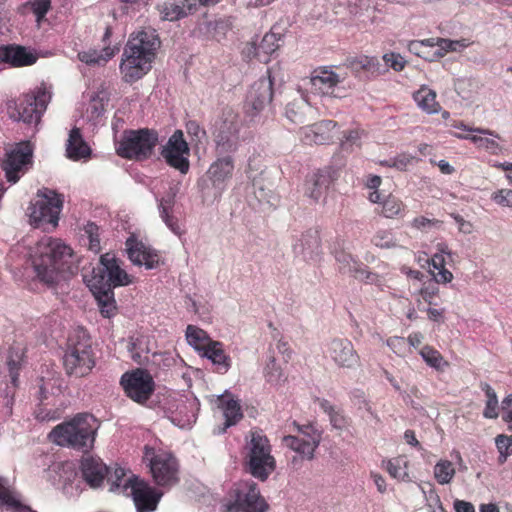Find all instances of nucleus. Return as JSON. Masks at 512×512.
I'll list each match as a JSON object with an SVG mask.
<instances>
[{
	"label": "nucleus",
	"mask_w": 512,
	"mask_h": 512,
	"mask_svg": "<svg viewBox=\"0 0 512 512\" xmlns=\"http://www.w3.org/2000/svg\"><path fill=\"white\" fill-rule=\"evenodd\" d=\"M30 258L37 279L48 287H55L61 281L68 280L77 271L72 260V249L52 237L41 238Z\"/></svg>",
	"instance_id": "f257e3e1"
},
{
	"label": "nucleus",
	"mask_w": 512,
	"mask_h": 512,
	"mask_svg": "<svg viewBox=\"0 0 512 512\" xmlns=\"http://www.w3.org/2000/svg\"><path fill=\"white\" fill-rule=\"evenodd\" d=\"M159 45L160 40L154 31H140L128 40L120 63L125 82H136L151 70Z\"/></svg>",
	"instance_id": "f03ea898"
},
{
	"label": "nucleus",
	"mask_w": 512,
	"mask_h": 512,
	"mask_svg": "<svg viewBox=\"0 0 512 512\" xmlns=\"http://www.w3.org/2000/svg\"><path fill=\"white\" fill-rule=\"evenodd\" d=\"M96 432L95 417L89 413H79L55 426L49 437L59 446L87 453L94 447Z\"/></svg>",
	"instance_id": "7ed1b4c3"
},
{
	"label": "nucleus",
	"mask_w": 512,
	"mask_h": 512,
	"mask_svg": "<svg viewBox=\"0 0 512 512\" xmlns=\"http://www.w3.org/2000/svg\"><path fill=\"white\" fill-rule=\"evenodd\" d=\"M243 467L245 472L262 482L276 469L270 442L262 431L250 432V440L244 446Z\"/></svg>",
	"instance_id": "20e7f679"
},
{
	"label": "nucleus",
	"mask_w": 512,
	"mask_h": 512,
	"mask_svg": "<svg viewBox=\"0 0 512 512\" xmlns=\"http://www.w3.org/2000/svg\"><path fill=\"white\" fill-rule=\"evenodd\" d=\"M51 100V94L45 87H36L28 93L6 102L7 115L13 122H22L27 126H37Z\"/></svg>",
	"instance_id": "39448f33"
},
{
	"label": "nucleus",
	"mask_w": 512,
	"mask_h": 512,
	"mask_svg": "<svg viewBox=\"0 0 512 512\" xmlns=\"http://www.w3.org/2000/svg\"><path fill=\"white\" fill-rule=\"evenodd\" d=\"M66 374L77 378L87 376L95 366L91 337L83 328H78L68 337L63 357Z\"/></svg>",
	"instance_id": "423d86ee"
},
{
	"label": "nucleus",
	"mask_w": 512,
	"mask_h": 512,
	"mask_svg": "<svg viewBox=\"0 0 512 512\" xmlns=\"http://www.w3.org/2000/svg\"><path fill=\"white\" fill-rule=\"evenodd\" d=\"M234 169V157L216 156L205 175L197 182L203 202H214L221 198L232 179Z\"/></svg>",
	"instance_id": "0eeeda50"
},
{
	"label": "nucleus",
	"mask_w": 512,
	"mask_h": 512,
	"mask_svg": "<svg viewBox=\"0 0 512 512\" xmlns=\"http://www.w3.org/2000/svg\"><path fill=\"white\" fill-rule=\"evenodd\" d=\"M158 142L159 133L155 129L125 130L117 147V154L125 159L144 161L153 155Z\"/></svg>",
	"instance_id": "6e6552de"
},
{
	"label": "nucleus",
	"mask_w": 512,
	"mask_h": 512,
	"mask_svg": "<svg viewBox=\"0 0 512 512\" xmlns=\"http://www.w3.org/2000/svg\"><path fill=\"white\" fill-rule=\"evenodd\" d=\"M37 197L39 199L31 202L28 208L31 224L36 228L45 225L56 228L63 209L64 195L49 188H42L38 190Z\"/></svg>",
	"instance_id": "1a4fd4ad"
},
{
	"label": "nucleus",
	"mask_w": 512,
	"mask_h": 512,
	"mask_svg": "<svg viewBox=\"0 0 512 512\" xmlns=\"http://www.w3.org/2000/svg\"><path fill=\"white\" fill-rule=\"evenodd\" d=\"M240 130L238 116L232 112L224 114L216 122L212 132L216 156L234 157L242 145Z\"/></svg>",
	"instance_id": "9d476101"
},
{
	"label": "nucleus",
	"mask_w": 512,
	"mask_h": 512,
	"mask_svg": "<svg viewBox=\"0 0 512 512\" xmlns=\"http://www.w3.org/2000/svg\"><path fill=\"white\" fill-rule=\"evenodd\" d=\"M119 384L126 397L140 405L149 401L156 387L150 372L143 368L126 371L121 375Z\"/></svg>",
	"instance_id": "9b49d317"
},
{
	"label": "nucleus",
	"mask_w": 512,
	"mask_h": 512,
	"mask_svg": "<svg viewBox=\"0 0 512 512\" xmlns=\"http://www.w3.org/2000/svg\"><path fill=\"white\" fill-rule=\"evenodd\" d=\"M33 145L30 141H22L6 152L1 163L8 182L15 184L21 174L28 171L33 164Z\"/></svg>",
	"instance_id": "f8f14e48"
},
{
	"label": "nucleus",
	"mask_w": 512,
	"mask_h": 512,
	"mask_svg": "<svg viewBox=\"0 0 512 512\" xmlns=\"http://www.w3.org/2000/svg\"><path fill=\"white\" fill-rule=\"evenodd\" d=\"M273 85L274 82L268 69L266 77L259 78L249 87L244 100V112L250 121H253L271 104L274 95Z\"/></svg>",
	"instance_id": "ddd939ff"
},
{
	"label": "nucleus",
	"mask_w": 512,
	"mask_h": 512,
	"mask_svg": "<svg viewBox=\"0 0 512 512\" xmlns=\"http://www.w3.org/2000/svg\"><path fill=\"white\" fill-rule=\"evenodd\" d=\"M160 155L166 164L181 174H186L190 168V148L184 139L182 130H176L168 139L165 145L160 148Z\"/></svg>",
	"instance_id": "4468645a"
},
{
	"label": "nucleus",
	"mask_w": 512,
	"mask_h": 512,
	"mask_svg": "<svg viewBox=\"0 0 512 512\" xmlns=\"http://www.w3.org/2000/svg\"><path fill=\"white\" fill-rule=\"evenodd\" d=\"M100 277L111 289L131 283L130 276L120 267L117 259L109 253L101 255L100 267L93 269L91 284H98L97 281L100 280Z\"/></svg>",
	"instance_id": "2eb2a0df"
},
{
	"label": "nucleus",
	"mask_w": 512,
	"mask_h": 512,
	"mask_svg": "<svg viewBox=\"0 0 512 512\" xmlns=\"http://www.w3.org/2000/svg\"><path fill=\"white\" fill-rule=\"evenodd\" d=\"M149 466L157 485L172 486L178 482V463L172 454L167 452L154 454Z\"/></svg>",
	"instance_id": "dca6fc26"
},
{
	"label": "nucleus",
	"mask_w": 512,
	"mask_h": 512,
	"mask_svg": "<svg viewBox=\"0 0 512 512\" xmlns=\"http://www.w3.org/2000/svg\"><path fill=\"white\" fill-rule=\"evenodd\" d=\"M126 496L132 498L136 512H154L163 493L138 478Z\"/></svg>",
	"instance_id": "f3484780"
},
{
	"label": "nucleus",
	"mask_w": 512,
	"mask_h": 512,
	"mask_svg": "<svg viewBox=\"0 0 512 512\" xmlns=\"http://www.w3.org/2000/svg\"><path fill=\"white\" fill-rule=\"evenodd\" d=\"M125 250L128 259L137 266H145L146 269H156L160 265V255L158 251L145 245L142 241L132 234L126 239Z\"/></svg>",
	"instance_id": "a211bd4d"
},
{
	"label": "nucleus",
	"mask_w": 512,
	"mask_h": 512,
	"mask_svg": "<svg viewBox=\"0 0 512 512\" xmlns=\"http://www.w3.org/2000/svg\"><path fill=\"white\" fill-rule=\"evenodd\" d=\"M268 504L260 495L258 485L255 482L247 483L246 491L238 490L235 503L228 507L229 512H265Z\"/></svg>",
	"instance_id": "6ab92c4d"
},
{
	"label": "nucleus",
	"mask_w": 512,
	"mask_h": 512,
	"mask_svg": "<svg viewBox=\"0 0 512 512\" xmlns=\"http://www.w3.org/2000/svg\"><path fill=\"white\" fill-rule=\"evenodd\" d=\"M80 473L83 481L91 489H102L109 474V467L101 458L87 456L80 461Z\"/></svg>",
	"instance_id": "aec40b11"
},
{
	"label": "nucleus",
	"mask_w": 512,
	"mask_h": 512,
	"mask_svg": "<svg viewBox=\"0 0 512 512\" xmlns=\"http://www.w3.org/2000/svg\"><path fill=\"white\" fill-rule=\"evenodd\" d=\"M337 171L332 167H325L308 175L304 184V194L317 202L336 179Z\"/></svg>",
	"instance_id": "412c9836"
},
{
	"label": "nucleus",
	"mask_w": 512,
	"mask_h": 512,
	"mask_svg": "<svg viewBox=\"0 0 512 512\" xmlns=\"http://www.w3.org/2000/svg\"><path fill=\"white\" fill-rule=\"evenodd\" d=\"M326 353L340 367L352 368L359 361L352 342L344 338L331 340L327 344Z\"/></svg>",
	"instance_id": "4be33fe9"
},
{
	"label": "nucleus",
	"mask_w": 512,
	"mask_h": 512,
	"mask_svg": "<svg viewBox=\"0 0 512 512\" xmlns=\"http://www.w3.org/2000/svg\"><path fill=\"white\" fill-rule=\"evenodd\" d=\"M175 409L169 416L171 422L180 427H191L197 419L200 403L196 397H180L175 401Z\"/></svg>",
	"instance_id": "5701e85b"
},
{
	"label": "nucleus",
	"mask_w": 512,
	"mask_h": 512,
	"mask_svg": "<svg viewBox=\"0 0 512 512\" xmlns=\"http://www.w3.org/2000/svg\"><path fill=\"white\" fill-rule=\"evenodd\" d=\"M38 59L31 49L17 45L7 44L0 46V62L11 67H24L33 65Z\"/></svg>",
	"instance_id": "b1692460"
},
{
	"label": "nucleus",
	"mask_w": 512,
	"mask_h": 512,
	"mask_svg": "<svg viewBox=\"0 0 512 512\" xmlns=\"http://www.w3.org/2000/svg\"><path fill=\"white\" fill-rule=\"evenodd\" d=\"M98 284H91L90 290L97 302L99 312L104 318H112L117 314V304L114 298L113 289L104 283L103 278L97 281Z\"/></svg>",
	"instance_id": "393cba45"
},
{
	"label": "nucleus",
	"mask_w": 512,
	"mask_h": 512,
	"mask_svg": "<svg viewBox=\"0 0 512 512\" xmlns=\"http://www.w3.org/2000/svg\"><path fill=\"white\" fill-rule=\"evenodd\" d=\"M346 65L360 79H370L385 71L378 58L374 56L360 55L349 58Z\"/></svg>",
	"instance_id": "a878e982"
},
{
	"label": "nucleus",
	"mask_w": 512,
	"mask_h": 512,
	"mask_svg": "<svg viewBox=\"0 0 512 512\" xmlns=\"http://www.w3.org/2000/svg\"><path fill=\"white\" fill-rule=\"evenodd\" d=\"M321 248V241L317 230L308 229L303 232L293 243V252L296 257H301L304 261L314 259Z\"/></svg>",
	"instance_id": "bb28decb"
},
{
	"label": "nucleus",
	"mask_w": 512,
	"mask_h": 512,
	"mask_svg": "<svg viewBox=\"0 0 512 512\" xmlns=\"http://www.w3.org/2000/svg\"><path fill=\"white\" fill-rule=\"evenodd\" d=\"M217 402L225 418V422L222 427L218 428L217 434H224L228 428L236 425L243 418V413L239 401L234 399L228 390L218 396Z\"/></svg>",
	"instance_id": "cd10ccee"
},
{
	"label": "nucleus",
	"mask_w": 512,
	"mask_h": 512,
	"mask_svg": "<svg viewBox=\"0 0 512 512\" xmlns=\"http://www.w3.org/2000/svg\"><path fill=\"white\" fill-rule=\"evenodd\" d=\"M201 356L210 360L219 374H225L231 368V357L225 353L223 344L219 341H209L204 345Z\"/></svg>",
	"instance_id": "c85d7f7f"
},
{
	"label": "nucleus",
	"mask_w": 512,
	"mask_h": 512,
	"mask_svg": "<svg viewBox=\"0 0 512 512\" xmlns=\"http://www.w3.org/2000/svg\"><path fill=\"white\" fill-rule=\"evenodd\" d=\"M138 478L139 477L134 474L127 477L126 469L117 466L114 468L113 472H111V469L109 468V474L105 481L109 486V492L126 496Z\"/></svg>",
	"instance_id": "c756f323"
},
{
	"label": "nucleus",
	"mask_w": 512,
	"mask_h": 512,
	"mask_svg": "<svg viewBox=\"0 0 512 512\" xmlns=\"http://www.w3.org/2000/svg\"><path fill=\"white\" fill-rule=\"evenodd\" d=\"M310 81L315 92L322 95H332L341 80L339 75L332 70L320 68L313 72Z\"/></svg>",
	"instance_id": "7c9ffc66"
},
{
	"label": "nucleus",
	"mask_w": 512,
	"mask_h": 512,
	"mask_svg": "<svg viewBox=\"0 0 512 512\" xmlns=\"http://www.w3.org/2000/svg\"><path fill=\"white\" fill-rule=\"evenodd\" d=\"M92 150L84 140L81 130L73 127L70 130L66 143V156L73 161H79L90 157Z\"/></svg>",
	"instance_id": "2f4dec72"
},
{
	"label": "nucleus",
	"mask_w": 512,
	"mask_h": 512,
	"mask_svg": "<svg viewBox=\"0 0 512 512\" xmlns=\"http://www.w3.org/2000/svg\"><path fill=\"white\" fill-rule=\"evenodd\" d=\"M283 442L287 447L308 460H312L314 458L315 450L319 446L317 445V440L308 442L305 438L294 435L285 436L283 438Z\"/></svg>",
	"instance_id": "473e14b6"
},
{
	"label": "nucleus",
	"mask_w": 512,
	"mask_h": 512,
	"mask_svg": "<svg viewBox=\"0 0 512 512\" xmlns=\"http://www.w3.org/2000/svg\"><path fill=\"white\" fill-rule=\"evenodd\" d=\"M413 99L428 114H435L440 110V105L436 101V92L431 89L421 87L413 94Z\"/></svg>",
	"instance_id": "72a5a7b5"
},
{
	"label": "nucleus",
	"mask_w": 512,
	"mask_h": 512,
	"mask_svg": "<svg viewBox=\"0 0 512 512\" xmlns=\"http://www.w3.org/2000/svg\"><path fill=\"white\" fill-rule=\"evenodd\" d=\"M108 102L109 97L105 92L100 91L93 94L87 107L88 120L90 122H97L104 115Z\"/></svg>",
	"instance_id": "f704fd0d"
},
{
	"label": "nucleus",
	"mask_w": 512,
	"mask_h": 512,
	"mask_svg": "<svg viewBox=\"0 0 512 512\" xmlns=\"http://www.w3.org/2000/svg\"><path fill=\"white\" fill-rule=\"evenodd\" d=\"M480 388L485 393L487 398L485 408L483 410V417L486 419H496L499 413L498 397L495 390L486 382H481Z\"/></svg>",
	"instance_id": "c9c22d12"
},
{
	"label": "nucleus",
	"mask_w": 512,
	"mask_h": 512,
	"mask_svg": "<svg viewBox=\"0 0 512 512\" xmlns=\"http://www.w3.org/2000/svg\"><path fill=\"white\" fill-rule=\"evenodd\" d=\"M186 340L195 350L203 353V346L212 341L208 334L201 328L188 325L186 328Z\"/></svg>",
	"instance_id": "e433bc0d"
},
{
	"label": "nucleus",
	"mask_w": 512,
	"mask_h": 512,
	"mask_svg": "<svg viewBox=\"0 0 512 512\" xmlns=\"http://www.w3.org/2000/svg\"><path fill=\"white\" fill-rule=\"evenodd\" d=\"M407 460L404 456H398L389 459L386 462V469L391 477L398 480H407L409 475L407 473Z\"/></svg>",
	"instance_id": "4c0bfd02"
},
{
	"label": "nucleus",
	"mask_w": 512,
	"mask_h": 512,
	"mask_svg": "<svg viewBox=\"0 0 512 512\" xmlns=\"http://www.w3.org/2000/svg\"><path fill=\"white\" fill-rule=\"evenodd\" d=\"M11 385H6L3 394V408L4 415L10 416L12 414V407L14 405V394L15 389L18 386L19 382V372L13 371L9 373Z\"/></svg>",
	"instance_id": "58836bf2"
},
{
	"label": "nucleus",
	"mask_w": 512,
	"mask_h": 512,
	"mask_svg": "<svg viewBox=\"0 0 512 512\" xmlns=\"http://www.w3.org/2000/svg\"><path fill=\"white\" fill-rule=\"evenodd\" d=\"M281 41L282 35L280 33H276L274 29H272L270 32L263 36L261 42L258 44V47L261 53H263L265 56H269L280 47Z\"/></svg>",
	"instance_id": "ea45409f"
},
{
	"label": "nucleus",
	"mask_w": 512,
	"mask_h": 512,
	"mask_svg": "<svg viewBox=\"0 0 512 512\" xmlns=\"http://www.w3.org/2000/svg\"><path fill=\"white\" fill-rule=\"evenodd\" d=\"M455 475V469L452 463L448 460H440L434 467V477L441 485L451 482Z\"/></svg>",
	"instance_id": "a19ab883"
},
{
	"label": "nucleus",
	"mask_w": 512,
	"mask_h": 512,
	"mask_svg": "<svg viewBox=\"0 0 512 512\" xmlns=\"http://www.w3.org/2000/svg\"><path fill=\"white\" fill-rule=\"evenodd\" d=\"M128 351L131 353L132 359L135 362H141V354L149 353L148 338L146 336L130 337V341L127 346Z\"/></svg>",
	"instance_id": "79ce46f5"
},
{
	"label": "nucleus",
	"mask_w": 512,
	"mask_h": 512,
	"mask_svg": "<svg viewBox=\"0 0 512 512\" xmlns=\"http://www.w3.org/2000/svg\"><path fill=\"white\" fill-rule=\"evenodd\" d=\"M195 5L189 4L187 6V11L185 10L184 6H180L175 3L167 4L165 5L162 14L163 19L168 21H176L179 20L185 16H187L188 13H192L194 10Z\"/></svg>",
	"instance_id": "37998d69"
},
{
	"label": "nucleus",
	"mask_w": 512,
	"mask_h": 512,
	"mask_svg": "<svg viewBox=\"0 0 512 512\" xmlns=\"http://www.w3.org/2000/svg\"><path fill=\"white\" fill-rule=\"evenodd\" d=\"M335 259L340 265L339 270L341 273L354 274L357 270L355 266L360 265L361 262L356 260L351 254L345 251H337L335 253Z\"/></svg>",
	"instance_id": "c03bdc74"
},
{
	"label": "nucleus",
	"mask_w": 512,
	"mask_h": 512,
	"mask_svg": "<svg viewBox=\"0 0 512 512\" xmlns=\"http://www.w3.org/2000/svg\"><path fill=\"white\" fill-rule=\"evenodd\" d=\"M495 444L499 452L498 463L502 465L512 455V435H498L495 438Z\"/></svg>",
	"instance_id": "a18cd8bd"
},
{
	"label": "nucleus",
	"mask_w": 512,
	"mask_h": 512,
	"mask_svg": "<svg viewBox=\"0 0 512 512\" xmlns=\"http://www.w3.org/2000/svg\"><path fill=\"white\" fill-rule=\"evenodd\" d=\"M437 45L438 48L433 52L431 58L425 57L426 59L435 61L436 59L443 57L446 52L458 51V49L462 46L459 41L444 38H438Z\"/></svg>",
	"instance_id": "49530a36"
},
{
	"label": "nucleus",
	"mask_w": 512,
	"mask_h": 512,
	"mask_svg": "<svg viewBox=\"0 0 512 512\" xmlns=\"http://www.w3.org/2000/svg\"><path fill=\"white\" fill-rule=\"evenodd\" d=\"M83 231L89 240V249L96 253L99 252L101 249L99 226L94 222L88 221L84 225Z\"/></svg>",
	"instance_id": "de8ad7c7"
},
{
	"label": "nucleus",
	"mask_w": 512,
	"mask_h": 512,
	"mask_svg": "<svg viewBox=\"0 0 512 512\" xmlns=\"http://www.w3.org/2000/svg\"><path fill=\"white\" fill-rule=\"evenodd\" d=\"M423 360L432 368L440 370L442 365H447L442 355L432 347L425 346L420 352Z\"/></svg>",
	"instance_id": "09e8293b"
},
{
	"label": "nucleus",
	"mask_w": 512,
	"mask_h": 512,
	"mask_svg": "<svg viewBox=\"0 0 512 512\" xmlns=\"http://www.w3.org/2000/svg\"><path fill=\"white\" fill-rule=\"evenodd\" d=\"M264 375L267 382L277 384L281 380L283 374L280 366L277 365L274 355H271L264 368Z\"/></svg>",
	"instance_id": "8fccbe9b"
},
{
	"label": "nucleus",
	"mask_w": 512,
	"mask_h": 512,
	"mask_svg": "<svg viewBox=\"0 0 512 512\" xmlns=\"http://www.w3.org/2000/svg\"><path fill=\"white\" fill-rule=\"evenodd\" d=\"M402 210V202L395 197L389 196L382 203V215L386 218L397 216Z\"/></svg>",
	"instance_id": "3c124183"
},
{
	"label": "nucleus",
	"mask_w": 512,
	"mask_h": 512,
	"mask_svg": "<svg viewBox=\"0 0 512 512\" xmlns=\"http://www.w3.org/2000/svg\"><path fill=\"white\" fill-rule=\"evenodd\" d=\"M458 137L462 138V139H469L474 144H476L479 148H485V149L491 151L492 153H495L496 150L499 148L498 143L492 138L482 137V136H478V135H466V136L458 135Z\"/></svg>",
	"instance_id": "603ef678"
},
{
	"label": "nucleus",
	"mask_w": 512,
	"mask_h": 512,
	"mask_svg": "<svg viewBox=\"0 0 512 512\" xmlns=\"http://www.w3.org/2000/svg\"><path fill=\"white\" fill-rule=\"evenodd\" d=\"M382 58L386 67H390L397 72L402 71L406 64V61L399 53H386Z\"/></svg>",
	"instance_id": "864d4df0"
},
{
	"label": "nucleus",
	"mask_w": 512,
	"mask_h": 512,
	"mask_svg": "<svg viewBox=\"0 0 512 512\" xmlns=\"http://www.w3.org/2000/svg\"><path fill=\"white\" fill-rule=\"evenodd\" d=\"M372 243L380 248H391L395 246L393 235L389 231H378L372 238Z\"/></svg>",
	"instance_id": "5fc2aeb1"
},
{
	"label": "nucleus",
	"mask_w": 512,
	"mask_h": 512,
	"mask_svg": "<svg viewBox=\"0 0 512 512\" xmlns=\"http://www.w3.org/2000/svg\"><path fill=\"white\" fill-rule=\"evenodd\" d=\"M442 222L437 219H429L424 216H419L414 218L412 222V226L416 229L422 230V231H429L433 228H439L441 226Z\"/></svg>",
	"instance_id": "6e6d98bb"
},
{
	"label": "nucleus",
	"mask_w": 512,
	"mask_h": 512,
	"mask_svg": "<svg viewBox=\"0 0 512 512\" xmlns=\"http://www.w3.org/2000/svg\"><path fill=\"white\" fill-rule=\"evenodd\" d=\"M16 499L9 490V481L7 478L0 477V507L4 505H13Z\"/></svg>",
	"instance_id": "4d7b16f0"
},
{
	"label": "nucleus",
	"mask_w": 512,
	"mask_h": 512,
	"mask_svg": "<svg viewBox=\"0 0 512 512\" xmlns=\"http://www.w3.org/2000/svg\"><path fill=\"white\" fill-rule=\"evenodd\" d=\"M78 59L81 62H83L89 66L103 64L102 59H101V54H99V52L97 50H89V51L79 52Z\"/></svg>",
	"instance_id": "13d9d810"
},
{
	"label": "nucleus",
	"mask_w": 512,
	"mask_h": 512,
	"mask_svg": "<svg viewBox=\"0 0 512 512\" xmlns=\"http://www.w3.org/2000/svg\"><path fill=\"white\" fill-rule=\"evenodd\" d=\"M491 199L498 205L511 207L512 206V190L500 189L492 194Z\"/></svg>",
	"instance_id": "bf43d9fd"
},
{
	"label": "nucleus",
	"mask_w": 512,
	"mask_h": 512,
	"mask_svg": "<svg viewBox=\"0 0 512 512\" xmlns=\"http://www.w3.org/2000/svg\"><path fill=\"white\" fill-rule=\"evenodd\" d=\"M360 133L357 130H349L344 134L343 140L341 141V148L343 150H352L353 146H359Z\"/></svg>",
	"instance_id": "052dcab7"
},
{
	"label": "nucleus",
	"mask_w": 512,
	"mask_h": 512,
	"mask_svg": "<svg viewBox=\"0 0 512 512\" xmlns=\"http://www.w3.org/2000/svg\"><path fill=\"white\" fill-rule=\"evenodd\" d=\"M160 218L166 224V226L176 235L181 234V229L178 224V219L170 214V211H166L164 208L159 212Z\"/></svg>",
	"instance_id": "680f3d73"
},
{
	"label": "nucleus",
	"mask_w": 512,
	"mask_h": 512,
	"mask_svg": "<svg viewBox=\"0 0 512 512\" xmlns=\"http://www.w3.org/2000/svg\"><path fill=\"white\" fill-rule=\"evenodd\" d=\"M298 431L300 432L299 437L305 438L308 442L317 439V445L320 444L321 441V433L314 428L312 425H303L297 426Z\"/></svg>",
	"instance_id": "e2e57ef3"
},
{
	"label": "nucleus",
	"mask_w": 512,
	"mask_h": 512,
	"mask_svg": "<svg viewBox=\"0 0 512 512\" xmlns=\"http://www.w3.org/2000/svg\"><path fill=\"white\" fill-rule=\"evenodd\" d=\"M51 7V0H34L31 3V8L37 20L45 17Z\"/></svg>",
	"instance_id": "0e129e2a"
},
{
	"label": "nucleus",
	"mask_w": 512,
	"mask_h": 512,
	"mask_svg": "<svg viewBox=\"0 0 512 512\" xmlns=\"http://www.w3.org/2000/svg\"><path fill=\"white\" fill-rule=\"evenodd\" d=\"M421 489L425 495L426 501L428 502V506L429 507H431L432 505L437 506L438 511L435 510L434 512H445V510L442 506L441 499H440L439 495L436 493V491L434 490V488H432L431 484H429L428 491H425L424 487H421Z\"/></svg>",
	"instance_id": "69168bd1"
},
{
	"label": "nucleus",
	"mask_w": 512,
	"mask_h": 512,
	"mask_svg": "<svg viewBox=\"0 0 512 512\" xmlns=\"http://www.w3.org/2000/svg\"><path fill=\"white\" fill-rule=\"evenodd\" d=\"M176 191L172 188L170 192L162 198L156 197V201L158 202V210L161 212V209H165L166 211H171L175 204Z\"/></svg>",
	"instance_id": "338daca9"
},
{
	"label": "nucleus",
	"mask_w": 512,
	"mask_h": 512,
	"mask_svg": "<svg viewBox=\"0 0 512 512\" xmlns=\"http://www.w3.org/2000/svg\"><path fill=\"white\" fill-rule=\"evenodd\" d=\"M411 158L407 156H399L396 158H391L389 160H385L382 162L383 165L388 167L396 168L397 170L404 171L406 170L408 164L410 163Z\"/></svg>",
	"instance_id": "774afa93"
}]
</instances>
